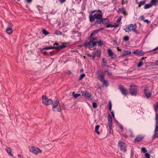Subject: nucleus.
<instances>
[{"mask_svg":"<svg viewBox=\"0 0 158 158\" xmlns=\"http://www.w3.org/2000/svg\"><path fill=\"white\" fill-rule=\"evenodd\" d=\"M109 107H112V104L111 102L110 101H109Z\"/></svg>","mask_w":158,"mask_h":158,"instance_id":"a18cd8bd","label":"nucleus"},{"mask_svg":"<svg viewBox=\"0 0 158 158\" xmlns=\"http://www.w3.org/2000/svg\"><path fill=\"white\" fill-rule=\"evenodd\" d=\"M118 127L122 130H123V128L122 126H121V125H118Z\"/></svg>","mask_w":158,"mask_h":158,"instance_id":"3c124183","label":"nucleus"},{"mask_svg":"<svg viewBox=\"0 0 158 158\" xmlns=\"http://www.w3.org/2000/svg\"><path fill=\"white\" fill-rule=\"evenodd\" d=\"M105 73H106L108 74V75H112V73L111 72H110L108 71H105Z\"/></svg>","mask_w":158,"mask_h":158,"instance_id":"a19ab883","label":"nucleus"},{"mask_svg":"<svg viewBox=\"0 0 158 158\" xmlns=\"http://www.w3.org/2000/svg\"><path fill=\"white\" fill-rule=\"evenodd\" d=\"M134 53L140 56H142L144 54V52L142 50L139 51L138 50H135L134 52Z\"/></svg>","mask_w":158,"mask_h":158,"instance_id":"4468645a","label":"nucleus"},{"mask_svg":"<svg viewBox=\"0 0 158 158\" xmlns=\"http://www.w3.org/2000/svg\"><path fill=\"white\" fill-rule=\"evenodd\" d=\"M158 132V124H156L155 129L154 131V133L156 134H157V132Z\"/></svg>","mask_w":158,"mask_h":158,"instance_id":"c85d7f7f","label":"nucleus"},{"mask_svg":"<svg viewBox=\"0 0 158 158\" xmlns=\"http://www.w3.org/2000/svg\"><path fill=\"white\" fill-rule=\"evenodd\" d=\"M57 47L56 46H51L49 47H45L43 49L41 50V51H43L44 50H49L50 49H53L54 48H57Z\"/></svg>","mask_w":158,"mask_h":158,"instance_id":"aec40b11","label":"nucleus"},{"mask_svg":"<svg viewBox=\"0 0 158 158\" xmlns=\"http://www.w3.org/2000/svg\"><path fill=\"white\" fill-rule=\"evenodd\" d=\"M119 10L124 15H126V13L125 10L124 9L121 8L119 9Z\"/></svg>","mask_w":158,"mask_h":158,"instance_id":"393cba45","label":"nucleus"},{"mask_svg":"<svg viewBox=\"0 0 158 158\" xmlns=\"http://www.w3.org/2000/svg\"><path fill=\"white\" fill-rule=\"evenodd\" d=\"M12 30L10 27L7 28L6 30V32L7 34H10L12 33Z\"/></svg>","mask_w":158,"mask_h":158,"instance_id":"412c9836","label":"nucleus"},{"mask_svg":"<svg viewBox=\"0 0 158 158\" xmlns=\"http://www.w3.org/2000/svg\"><path fill=\"white\" fill-rule=\"evenodd\" d=\"M136 26L135 24H131L126 26L124 28V30L127 32L133 31L136 34L139 33L138 32L135 30Z\"/></svg>","mask_w":158,"mask_h":158,"instance_id":"f257e3e1","label":"nucleus"},{"mask_svg":"<svg viewBox=\"0 0 158 158\" xmlns=\"http://www.w3.org/2000/svg\"><path fill=\"white\" fill-rule=\"evenodd\" d=\"M156 124H158V114L157 113L155 114Z\"/></svg>","mask_w":158,"mask_h":158,"instance_id":"a878e982","label":"nucleus"},{"mask_svg":"<svg viewBox=\"0 0 158 158\" xmlns=\"http://www.w3.org/2000/svg\"><path fill=\"white\" fill-rule=\"evenodd\" d=\"M111 114H112V116L113 118H114V114L113 112H111Z\"/></svg>","mask_w":158,"mask_h":158,"instance_id":"5fc2aeb1","label":"nucleus"},{"mask_svg":"<svg viewBox=\"0 0 158 158\" xmlns=\"http://www.w3.org/2000/svg\"><path fill=\"white\" fill-rule=\"evenodd\" d=\"M95 18L96 19H99L102 18V14H97L96 13L94 14Z\"/></svg>","mask_w":158,"mask_h":158,"instance_id":"6ab92c4d","label":"nucleus"},{"mask_svg":"<svg viewBox=\"0 0 158 158\" xmlns=\"http://www.w3.org/2000/svg\"><path fill=\"white\" fill-rule=\"evenodd\" d=\"M29 149L30 152L36 155L41 154L42 152L41 149L35 146H30L29 147Z\"/></svg>","mask_w":158,"mask_h":158,"instance_id":"f03ea898","label":"nucleus"},{"mask_svg":"<svg viewBox=\"0 0 158 158\" xmlns=\"http://www.w3.org/2000/svg\"><path fill=\"white\" fill-rule=\"evenodd\" d=\"M18 156L19 158L21 157V156L20 154H18Z\"/></svg>","mask_w":158,"mask_h":158,"instance_id":"680f3d73","label":"nucleus"},{"mask_svg":"<svg viewBox=\"0 0 158 158\" xmlns=\"http://www.w3.org/2000/svg\"><path fill=\"white\" fill-rule=\"evenodd\" d=\"M157 0H151V4L152 5H154L156 2Z\"/></svg>","mask_w":158,"mask_h":158,"instance_id":"473e14b6","label":"nucleus"},{"mask_svg":"<svg viewBox=\"0 0 158 158\" xmlns=\"http://www.w3.org/2000/svg\"><path fill=\"white\" fill-rule=\"evenodd\" d=\"M143 64V63H142V62H139V63H138V65H137V67H141Z\"/></svg>","mask_w":158,"mask_h":158,"instance_id":"58836bf2","label":"nucleus"},{"mask_svg":"<svg viewBox=\"0 0 158 158\" xmlns=\"http://www.w3.org/2000/svg\"><path fill=\"white\" fill-rule=\"evenodd\" d=\"M131 53V52L130 51H124L123 52L122 55L123 56H126L127 55Z\"/></svg>","mask_w":158,"mask_h":158,"instance_id":"4be33fe9","label":"nucleus"},{"mask_svg":"<svg viewBox=\"0 0 158 158\" xmlns=\"http://www.w3.org/2000/svg\"><path fill=\"white\" fill-rule=\"evenodd\" d=\"M145 1H143L140 2V3L141 4V5H143L144 4V3H145Z\"/></svg>","mask_w":158,"mask_h":158,"instance_id":"49530a36","label":"nucleus"},{"mask_svg":"<svg viewBox=\"0 0 158 158\" xmlns=\"http://www.w3.org/2000/svg\"><path fill=\"white\" fill-rule=\"evenodd\" d=\"M27 1L28 3H30L32 1V0H27Z\"/></svg>","mask_w":158,"mask_h":158,"instance_id":"13d9d810","label":"nucleus"},{"mask_svg":"<svg viewBox=\"0 0 158 158\" xmlns=\"http://www.w3.org/2000/svg\"><path fill=\"white\" fill-rule=\"evenodd\" d=\"M96 11H97L96 10H93V11H91V14H94V13L95 12H96Z\"/></svg>","mask_w":158,"mask_h":158,"instance_id":"4d7b16f0","label":"nucleus"},{"mask_svg":"<svg viewBox=\"0 0 158 158\" xmlns=\"http://www.w3.org/2000/svg\"><path fill=\"white\" fill-rule=\"evenodd\" d=\"M72 73L70 71H68V72H67V74L68 75H70L72 74Z\"/></svg>","mask_w":158,"mask_h":158,"instance_id":"603ef678","label":"nucleus"},{"mask_svg":"<svg viewBox=\"0 0 158 158\" xmlns=\"http://www.w3.org/2000/svg\"><path fill=\"white\" fill-rule=\"evenodd\" d=\"M141 151L142 152H145L147 151V150L144 147H143L141 148Z\"/></svg>","mask_w":158,"mask_h":158,"instance_id":"e433bc0d","label":"nucleus"},{"mask_svg":"<svg viewBox=\"0 0 158 158\" xmlns=\"http://www.w3.org/2000/svg\"><path fill=\"white\" fill-rule=\"evenodd\" d=\"M55 44H57V43H55V44H54V45H55Z\"/></svg>","mask_w":158,"mask_h":158,"instance_id":"774afa93","label":"nucleus"},{"mask_svg":"<svg viewBox=\"0 0 158 158\" xmlns=\"http://www.w3.org/2000/svg\"><path fill=\"white\" fill-rule=\"evenodd\" d=\"M99 127V126L98 125H97L96 126L95 128V131L99 135L100 133L98 131V129Z\"/></svg>","mask_w":158,"mask_h":158,"instance_id":"b1692460","label":"nucleus"},{"mask_svg":"<svg viewBox=\"0 0 158 158\" xmlns=\"http://www.w3.org/2000/svg\"><path fill=\"white\" fill-rule=\"evenodd\" d=\"M155 64L156 66H158V60H157L155 61Z\"/></svg>","mask_w":158,"mask_h":158,"instance_id":"09e8293b","label":"nucleus"},{"mask_svg":"<svg viewBox=\"0 0 158 158\" xmlns=\"http://www.w3.org/2000/svg\"><path fill=\"white\" fill-rule=\"evenodd\" d=\"M97 43H98L99 45H101L102 44V42L101 41H97Z\"/></svg>","mask_w":158,"mask_h":158,"instance_id":"de8ad7c7","label":"nucleus"},{"mask_svg":"<svg viewBox=\"0 0 158 158\" xmlns=\"http://www.w3.org/2000/svg\"><path fill=\"white\" fill-rule=\"evenodd\" d=\"M143 21L144 22L146 23H149L150 22V21H148V19H144Z\"/></svg>","mask_w":158,"mask_h":158,"instance_id":"37998d69","label":"nucleus"},{"mask_svg":"<svg viewBox=\"0 0 158 158\" xmlns=\"http://www.w3.org/2000/svg\"><path fill=\"white\" fill-rule=\"evenodd\" d=\"M157 134H156V133H155L154 135L153 136V139H155L157 136H156V135Z\"/></svg>","mask_w":158,"mask_h":158,"instance_id":"864d4df0","label":"nucleus"},{"mask_svg":"<svg viewBox=\"0 0 158 158\" xmlns=\"http://www.w3.org/2000/svg\"><path fill=\"white\" fill-rule=\"evenodd\" d=\"M143 138L144 137L143 136L138 135L136 137V138L135 139V142L139 141L142 140Z\"/></svg>","mask_w":158,"mask_h":158,"instance_id":"dca6fc26","label":"nucleus"},{"mask_svg":"<svg viewBox=\"0 0 158 158\" xmlns=\"http://www.w3.org/2000/svg\"><path fill=\"white\" fill-rule=\"evenodd\" d=\"M92 56H93V59H94V58L95 57V56H96V53L95 52H94L92 54Z\"/></svg>","mask_w":158,"mask_h":158,"instance_id":"c03bdc74","label":"nucleus"},{"mask_svg":"<svg viewBox=\"0 0 158 158\" xmlns=\"http://www.w3.org/2000/svg\"><path fill=\"white\" fill-rule=\"evenodd\" d=\"M42 101L43 103L46 106L49 105L53 103V101L51 99L48 98L45 96H42Z\"/></svg>","mask_w":158,"mask_h":158,"instance_id":"423d86ee","label":"nucleus"},{"mask_svg":"<svg viewBox=\"0 0 158 158\" xmlns=\"http://www.w3.org/2000/svg\"><path fill=\"white\" fill-rule=\"evenodd\" d=\"M85 76V75L84 74H83L81 75L79 79L80 80H81L83 77Z\"/></svg>","mask_w":158,"mask_h":158,"instance_id":"4c0bfd02","label":"nucleus"},{"mask_svg":"<svg viewBox=\"0 0 158 158\" xmlns=\"http://www.w3.org/2000/svg\"><path fill=\"white\" fill-rule=\"evenodd\" d=\"M144 92V94L147 98H148L151 97L152 92L149 90L148 87L146 86L145 87Z\"/></svg>","mask_w":158,"mask_h":158,"instance_id":"1a4fd4ad","label":"nucleus"},{"mask_svg":"<svg viewBox=\"0 0 158 158\" xmlns=\"http://www.w3.org/2000/svg\"><path fill=\"white\" fill-rule=\"evenodd\" d=\"M57 48L56 49H61L65 47V46L64 45H62L59 46H56Z\"/></svg>","mask_w":158,"mask_h":158,"instance_id":"2f4dec72","label":"nucleus"},{"mask_svg":"<svg viewBox=\"0 0 158 158\" xmlns=\"http://www.w3.org/2000/svg\"><path fill=\"white\" fill-rule=\"evenodd\" d=\"M111 108H112V107H109V109H110V111L111 110Z\"/></svg>","mask_w":158,"mask_h":158,"instance_id":"e2e57ef3","label":"nucleus"},{"mask_svg":"<svg viewBox=\"0 0 158 158\" xmlns=\"http://www.w3.org/2000/svg\"><path fill=\"white\" fill-rule=\"evenodd\" d=\"M119 87L123 94L125 96L127 95V90L123 86L120 85L119 86Z\"/></svg>","mask_w":158,"mask_h":158,"instance_id":"9b49d317","label":"nucleus"},{"mask_svg":"<svg viewBox=\"0 0 158 158\" xmlns=\"http://www.w3.org/2000/svg\"><path fill=\"white\" fill-rule=\"evenodd\" d=\"M140 18L141 19V20H143V21H144V17H143V16H142L141 17H140Z\"/></svg>","mask_w":158,"mask_h":158,"instance_id":"6e6d98bb","label":"nucleus"},{"mask_svg":"<svg viewBox=\"0 0 158 158\" xmlns=\"http://www.w3.org/2000/svg\"><path fill=\"white\" fill-rule=\"evenodd\" d=\"M117 49L118 51H120L121 50L118 47H117Z\"/></svg>","mask_w":158,"mask_h":158,"instance_id":"bf43d9fd","label":"nucleus"},{"mask_svg":"<svg viewBox=\"0 0 158 158\" xmlns=\"http://www.w3.org/2000/svg\"><path fill=\"white\" fill-rule=\"evenodd\" d=\"M118 24H115L114 25H113L111 24H108L106 25V27L107 28H109V27H118Z\"/></svg>","mask_w":158,"mask_h":158,"instance_id":"f3484780","label":"nucleus"},{"mask_svg":"<svg viewBox=\"0 0 158 158\" xmlns=\"http://www.w3.org/2000/svg\"><path fill=\"white\" fill-rule=\"evenodd\" d=\"M145 156L146 158H150V155L148 153H146L145 154Z\"/></svg>","mask_w":158,"mask_h":158,"instance_id":"c9c22d12","label":"nucleus"},{"mask_svg":"<svg viewBox=\"0 0 158 158\" xmlns=\"http://www.w3.org/2000/svg\"><path fill=\"white\" fill-rule=\"evenodd\" d=\"M66 31H67L66 30H64H64H63V31H64V32H66Z\"/></svg>","mask_w":158,"mask_h":158,"instance_id":"69168bd1","label":"nucleus"},{"mask_svg":"<svg viewBox=\"0 0 158 158\" xmlns=\"http://www.w3.org/2000/svg\"><path fill=\"white\" fill-rule=\"evenodd\" d=\"M80 96H81V94H76L74 96V97L75 98H77L78 97Z\"/></svg>","mask_w":158,"mask_h":158,"instance_id":"ea45409f","label":"nucleus"},{"mask_svg":"<svg viewBox=\"0 0 158 158\" xmlns=\"http://www.w3.org/2000/svg\"><path fill=\"white\" fill-rule=\"evenodd\" d=\"M101 22H102L103 24H105L108 23V20L107 19H102L100 21L97 20L95 22V24L98 23H100Z\"/></svg>","mask_w":158,"mask_h":158,"instance_id":"ddd939ff","label":"nucleus"},{"mask_svg":"<svg viewBox=\"0 0 158 158\" xmlns=\"http://www.w3.org/2000/svg\"><path fill=\"white\" fill-rule=\"evenodd\" d=\"M118 146L120 147L121 151L126 152L127 151V147L125 143L121 140L119 141L118 143Z\"/></svg>","mask_w":158,"mask_h":158,"instance_id":"6e6552de","label":"nucleus"},{"mask_svg":"<svg viewBox=\"0 0 158 158\" xmlns=\"http://www.w3.org/2000/svg\"><path fill=\"white\" fill-rule=\"evenodd\" d=\"M82 95L84 96L85 98L88 99H89L91 96V94L86 91H82L81 92Z\"/></svg>","mask_w":158,"mask_h":158,"instance_id":"9d476101","label":"nucleus"},{"mask_svg":"<svg viewBox=\"0 0 158 158\" xmlns=\"http://www.w3.org/2000/svg\"><path fill=\"white\" fill-rule=\"evenodd\" d=\"M53 110L54 111L60 112L61 110L60 105L59 102H55L52 105Z\"/></svg>","mask_w":158,"mask_h":158,"instance_id":"0eeeda50","label":"nucleus"},{"mask_svg":"<svg viewBox=\"0 0 158 158\" xmlns=\"http://www.w3.org/2000/svg\"><path fill=\"white\" fill-rule=\"evenodd\" d=\"M124 137H125V138H127V136L126 135H125L124 136Z\"/></svg>","mask_w":158,"mask_h":158,"instance_id":"0e129e2a","label":"nucleus"},{"mask_svg":"<svg viewBox=\"0 0 158 158\" xmlns=\"http://www.w3.org/2000/svg\"><path fill=\"white\" fill-rule=\"evenodd\" d=\"M89 19L91 22H92L95 19L94 14V15H89Z\"/></svg>","mask_w":158,"mask_h":158,"instance_id":"5701e85b","label":"nucleus"},{"mask_svg":"<svg viewBox=\"0 0 158 158\" xmlns=\"http://www.w3.org/2000/svg\"><path fill=\"white\" fill-rule=\"evenodd\" d=\"M154 109L156 111L158 109V102L154 105Z\"/></svg>","mask_w":158,"mask_h":158,"instance_id":"c756f323","label":"nucleus"},{"mask_svg":"<svg viewBox=\"0 0 158 158\" xmlns=\"http://www.w3.org/2000/svg\"><path fill=\"white\" fill-rule=\"evenodd\" d=\"M76 94H75V92H73L72 93V95L74 97V96Z\"/></svg>","mask_w":158,"mask_h":158,"instance_id":"052dcab7","label":"nucleus"},{"mask_svg":"<svg viewBox=\"0 0 158 158\" xmlns=\"http://www.w3.org/2000/svg\"><path fill=\"white\" fill-rule=\"evenodd\" d=\"M108 52L109 56L112 58L114 59L116 58V55L110 49H108Z\"/></svg>","mask_w":158,"mask_h":158,"instance_id":"f8f14e48","label":"nucleus"},{"mask_svg":"<svg viewBox=\"0 0 158 158\" xmlns=\"http://www.w3.org/2000/svg\"><path fill=\"white\" fill-rule=\"evenodd\" d=\"M129 90L130 94L131 95H136L137 93V89L136 85L133 84H132L130 85Z\"/></svg>","mask_w":158,"mask_h":158,"instance_id":"39448f33","label":"nucleus"},{"mask_svg":"<svg viewBox=\"0 0 158 158\" xmlns=\"http://www.w3.org/2000/svg\"><path fill=\"white\" fill-rule=\"evenodd\" d=\"M98 78L99 79L102 81L103 80V85L105 86H107L108 85V82L107 81L103 79L104 78V75L103 74V72L101 71H98Z\"/></svg>","mask_w":158,"mask_h":158,"instance_id":"7ed1b4c3","label":"nucleus"},{"mask_svg":"<svg viewBox=\"0 0 158 158\" xmlns=\"http://www.w3.org/2000/svg\"><path fill=\"white\" fill-rule=\"evenodd\" d=\"M42 32L45 35H47L49 34V33L45 29H43L42 30Z\"/></svg>","mask_w":158,"mask_h":158,"instance_id":"7c9ffc66","label":"nucleus"},{"mask_svg":"<svg viewBox=\"0 0 158 158\" xmlns=\"http://www.w3.org/2000/svg\"><path fill=\"white\" fill-rule=\"evenodd\" d=\"M5 150L8 153L9 156H13V154H12V153H11V149H10V148L7 147L6 148Z\"/></svg>","mask_w":158,"mask_h":158,"instance_id":"a211bd4d","label":"nucleus"},{"mask_svg":"<svg viewBox=\"0 0 158 158\" xmlns=\"http://www.w3.org/2000/svg\"><path fill=\"white\" fill-rule=\"evenodd\" d=\"M122 18V17L121 16L119 17L117 19V22H119L121 21Z\"/></svg>","mask_w":158,"mask_h":158,"instance_id":"79ce46f5","label":"nucleus"},{"mask_svg":"<svg viewBox=\"0 0 158 158\" xmlns=\"http://www.w3.org/2000/svg\"><path fill=\"white\" fill-rule=\"evenodd\" d=\"M108 124L110 125V127L111 128L112 127V117L110 114L108 115Z\"/></svg>","mask_w":158,"mask_h":158,"instance_id":"2eb2a0df","label":"nucleus"},{"mask_svg":"<svg viewBox=\"0 0 158 158\" xmlns=\"http://www.w3.org/2000/svg\"><path fill=\"white\" fill-rule=\"evenodd\" d=\"M93 107L94 108H96L97 107V105L96 103L93 102Z\"/></svg>","mask_w":158,"mask_h":158,"instance_id":"f704fd0d","label":"nucleus"},{"mask_svg":"<svg viewBox=\"0 0 158 158\" xmlns=\"http://www.w3.org/2000/svg\"><path fill=\"white\" fill-rule=\"evenodd\" d=\"M55 33L57 35H61L62 34V32L60 31L59 30H56Z\"/></svg>","mask_w":158,"mask_h":158,"instance_id":"cd10ccee","label":"nucleus"},{"mask_svg":"<svg viewBox=\"0 0 158 158\" xmlns=\"http://www.w3.org/2000/svg\"><path fill=\"white\" fill-rule=\"evenodd\" d=\"M59 1L61 3H63L65 2L66 0H59Z\"/></svg>","mask_w":158,"mask_h":158,"instance_id":"8fccbe9b","label":"nucleus"},{"mask_svg":"<svg viewBox=\"0 0 158 158\" xmlns=\"http://www.w3.org/2000/svg\"><path fill=\"white\" fill-rule=\"evenodd\" d=\"M152 5L151 4H146L145 5L144 8L145 9H147L151 7Z\"/></svg>","mask_w":158,"mask_h":158,"instance_id":"bb28decb","label":"nucleus"},{"mask_svg":"<svg viewBox=\"0 0 158 158\" xmlns=\"http://www.w3.org/2000/svg\"><path fill=\"white\" fill-rule=\"evenodd\" d=\"M123 39L124 41H127L129 40V37L128 36H125L124 37Z\"/></svg>","mask_w":158,"mask_h":158,"instance_id":"72a5a7b5","label":"nucleus"},{"mask_svg":"<svg viewBox=\"0 0 158 158\" xmlns=\"http://www.w3.org/2000/svg\"><path fill=\"white\" fill-rule=\"evenodd\" d=\"M93 34H94L93 33H91V36H92L93 35Z\"/></svg>","mask_w":158,"mask_h":158,"instance_id":"338daca9","label":"nucleus"},{"mask_svg":"<svg viewBox=\"0 0 158 158\" xmlns=\"http://www.w3.org/2000/svg\"><path fill=\"white\" fill-rule=\"evenodd\" d=\"M97 43V40L96 38H91L89 41L86 44L85 46L86 47H88L90 48H91L95 46Z\"/></svg>","mask_w":158,"mask_h":158,"instance_id":"20e7f679","label":"nucleus"}]
</instances>
